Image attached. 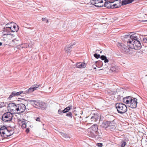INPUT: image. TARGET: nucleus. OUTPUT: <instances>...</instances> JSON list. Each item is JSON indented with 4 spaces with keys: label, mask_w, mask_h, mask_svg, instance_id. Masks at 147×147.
Listing matches in <instances>:
<instances>
[{
    "label": "nucleus",
    "mask_w": 147,
    "mask_h": 147,
    "mask_svg": "<svg viewBox=\"0 0 147 147\" xmlns=\"http://www.w3.org/2000/svg\"><path fill=\"white\" fill-rule=\"evenodd\" d=\"M11 31V27H5L4 28V32H9L10 31Z\"/></svg>",
    "instance_id": "nucleus-28"
},
{
    "label": "nucleus",
    "mask_w": 147,
    "mask_h": 147,
    "mask_svg": "<svg viewBox=\"0 0 147 147\" xmlns=\"http://www.w3.org/2000/svg\"><path fill=\"white\" fill-rule=\"evenodd\" d=\"M115 1H116V2L114 3L113 2V7L114 8H119L122 5V1L121 0H115Z\"/></svg>",
    "instance_id": "nucleus-14"
},
{
    "label": "nucleus",
    "mask_w": 147,
    "mask_h": 147,
    "mask_svg": "<svg viewBox=\"0 0 147 147\" xmlns=\"http://www.w3.org/2000/svg\"><path fill=\"white\" fill-rule=\"evenodd\" d=\"M2 43L1 42H0V46H1L2 45Z\"/></svg>",
    "instance_id": "nucleus-53"
},
{
    "label": "nucleus",
    "mask_w": 147,
    "mask_h": 147,
    "mask_svg": "<svg viewBox=\"0 0 147 147\" xmlns=\"http://www.w3.org/2000/svg\"><path fill=\"white\" fill-rule=\"evenodd\" d=\"M73 45H68L66 46L65 48V50L67 53H69L70 52V49L72 48V47Z\"/></svg>",
    "instance_id": "nucleus-18"
},
{
    "label": "nucleus",
    "mask_w": 147,
    "mask_h": 147,
    "mask_svg": "<svg viewBox=\"0 0 147 147\" xmlns=\"http://www.w3.org/2000/svg\"><path fill=\"white\" fill-rule=\"evenodd\" d=\"M23 92V91H20V92H16L15 91H13L11 92L10 95L8 97V99L9 100H10L11 99V98H12L13 97L19 95L20 94H22Z\"/></svg>",
    "instance_id": "nucleus-13"
},
{
    "label": "nucleus",
    "mask_w": 147,
    "mask_h": 147,
    "mask_svg": "<svg viewBox=\"0 0 147 147\" xmlns=\"http://www.w3.org/2000/svg\"><path fill=\"white\" fill-rule=\"evenodd\" d=\"M95 6L98 7H102L103 6V5L101 4L100 3H98Z\"/></svg>",
    "instance_id": "nucleus-38"
},
{
    "label": "nucleus",
    "mask_w": 147,
    "mask_h": 147,
    "mask_svg": "<svg viewBox=\"0 0 147 147\" xmlns=\"http://www.w3.org/2000/svg\"><path fill=\"white\" fill-rule=\"evenodd\" d=\"M96 66H97V65L98 64L99 66H102V61H97L96 62Z\"/></svg>",
    "instance_id": "nucleus-31"
},
{
    "label": "nucleus",
    "mask_w": 147,
    "mask_h": 147,
    "mask_svg": "<svg viewBox=\"0 0 147 147\" xmlns=\"http://www.w3.org/2000/svg\"><path fill=\"white\" fill-rule=\"evenodd\" d=\"M93 68H94V69H96V67H93Z\"/></svg>",
    "instance_id": "nucleus-56"
},
{
    "label": "nucleus",
    "mask_w": 147,
    "mask_h": 147,
    "mask_svg": "<svg viewBox=\"0 0 147 147\" xmlns=\"http://www.w3.org/2000/svg\"><path fill=\"white\" fill-rule=\"evenodd\" d=\"M72 114L71 112H69L66 114V116L67 117H69L70 118H72Z\"/></svg>",
    "instance_id": "nucleus-35"
},
{
    "label": "nucleus",
    "mask_w": 147,
    "mask_h": 147,
    "mask_svg": "<svg viewBox=\"0 0 147 147\" xmlns=\"http://www.w3.org/2000/svg\"><path fill=\"white\" fill-rule=\"evenodd\" d=\"M147 43V38H144L143 39V44H145ZM144 45V44H143Z\"/></svg>",
    "instance_id": "nucleus-36"
},
{
    "label": "nucleus",
    "mask_w": 147,
    "mask_h": 147,
    "mask_svg": "<svg viewBox=\"0 0 147 147\" xmlns=\"http://www.w3.org/2000/svg\"><path fill=\"white\" fill-rule=\"evenodd\" d=\"M134 1V0H122V5H125L127 4L131 3Z\"/></svg>",
    "instance_id": "nucleus-20"
},
{
    "label": "nucleus",
    "mask_w": 147,
    "mask_h": 147,
    "mask_svg": "<svg viewBox=\"0 0 147 147\" xmlns=\"http://www.w3.org/2000/svg\"><path fill=\"white\" fill-rule=\"evenodd\" d=\"M27 44V43H25L24 44H22V45H23V46H22V47L23 48L24 47V48H27L28 47V45H26V44Z\"/></svg>",
    "instance_id": "nucleus-44"
},
{
    "label": "nucleus",
    "mask_w": 147,
    "mask_h": 147,
    "mask_svg": "<svg viewBox=\"0 0 147 147\" xmlns=\"http://www.w3.org/2000/svg\"><path fill=\"white\" fill-rule=\"evenodd\" d=\"M16 26H17V27H16L15 25L13 26V28H12V27H11V32H17L18 31L19 27L18 25H16Z\"/></svg>",
    "instance_id": "nucleus-22"
},
{
    "label": "nucleus",
    "mask_w": 147,
    "mask_h": 147,
    "mask_svg": "<svg viewBox=\"0 0 147 147\" xmlns=\"http://www.w3.org/2000/svg\"><path fill=\"white\" fill-rule=\"evenodd\" d=\"M115 107L119 113L122 114L125 113L127 111L126 106L122 103H117L115 104Z\"/></svg>",
    "instance_id": "nucleus-3"
},
{
    "label": "nucleus",
    "mask_w": 147,
    "mask_h": 147,
    "mask_svg": "<svg viewBox=\"0 0 147 147\" xmlns=\"http://www.w3.org/2000/svg\"><path fill=\"white\" fill-rule=\"evenodd\" d=\"M104 5L105 7L108 8H114L113 7V2H112L110 0V1L107 2L105 1Z\"/></svg>",
    "instance_id": "nucleus-12"
},
{
    "label": "nucleus",
    "mask_w": 147,
    "mask_h": 147,
    "mask_svg": "<svg viewBox=\"0 0 147 147\" xmlns=\"http://www.w3.org/2000/svg\"><path fill=\"white\" fill-rule=\"evenodd\" d=\"M100 119V117L99 115L98 114H94L91 117L90 120L91 121V123H92L93 122H96L98 119Z\"/></svg>",
    "instance_id": "nucleus-15"
},
{
    "label": "nucleus",
    "mask_w": 147,
    "mask_h": 147,
    "mask_svg": "<svg viewBox=\"0 0 147 147\" xmlns=\"http://www.w3.org/2000/svg\"><path fill=\"white\" fill-rule=\"evenodd\" d=\"M29 129L28 128H27L26 130V132L27 133H28L29 132Z\"/></svg>",
    "instance_id": "nucleus-50"
},
{
    "label": "nucleus",
    "mask_w": 147,
    "mask_h": 147,
    "mask_svg": "<svg viewBox=\"0 0 147 147\" xmlns=\"http://www.w3.org/2000/svg\"><path fill=\"white\" fill-rule=\"evenodd\" d=\"M94 57L97 59L100 58V55L99 54H97L96 53H95L94 55Z\"/></svg>",
    "instance_id": "nucleus-39"
},
{
    "label": "nucleus",
    "mask_w": 147,
    "mask_h": 147,
    "mask_svg": "<svg viewBox=\"0 0 147 147\" xmlns=\"http://www.w3.org/2000/svg\"><path fill=\"white\" fill-rule=\"evenodd\" d=\"M58 113L59 114H60V115H62V112H62V110H61V109H59V110H58Z\"/></svg>",
    "instance_id": "nucleus-43"
},
{
    "label": "nucleus",
    "mask_w": 147,
    "mask_h": 147,
    "mask_svg": "<svg viewBox=\"0 0 147 147\" xmlns=\"http://www.w3.org/2000/svg\"><path fill=\"white\" fill-rule=\"evenodd\" d=\"M46 21L47 23H48V22H49V21H48V20L47 19H46Z\"/></svg>",
    "instance_id": "nucleus-52"
},
{
    "label": "nucleus",
    "mask_w": 147,
    "mask_h": 147,
    "mask_svg": "<svg viewBox=\"0 0 147 147\" xmlns=\"http://www.w3.org/2000/svg\"><path fill=\"white\" fill-rule=\"evenodd\" d=\"M99 0H92L91 2V4L95 6L99 3Z\"/></svg>",
    "instance_id": "nucleus-29"
},
{
    "label": "nucleus",
    "mask_w": 147,
    "mask_h": 147,
    "mask_svg": "<svg viewBox=\"0 0 147 147\" xmlns=\"http://www.w3.org/2000/svg\"><path fill=\"white\" fill-rule=\"evenodd\" d=\"M61 135L63 137L65 138H70L71 137L67 134L62 132H60Z\"/></svg>",
    "instance_id": "nucleus-25"
},
{
    "label": "nucleus",
    "mask_w": 147,
    "mask_h": 147,
    "mask_svg": "<svg viewBox=\"0 0 147 147\" xmlns=\"http://www.w3.org/2000/svg\"><path fill=\"white\" fill-rule=\"evenodd\" d=\"M39 85H34L32 86L30 88L26 91H23V94H29L35 90L36 89L39 87Z\"/></svg>",
    "instance_id": "nucleus-10"
},
{
    "label": "nucleus",
    "mask_w": 147,
    "mask_h": 147,
    "mask_svg": "<svg viewBox=\"0 0 147 147\" xmlns=\"http://www.w3.org/2000/svg\"><path fill=\"white\" fill-rule=\"evenodd\" d=\"M117 46L120 49L121 51L125 53H128L130 49V47L119 42L117 43Z\"/></svg>",
    "instance_id": "nucleus-4"
},
{
    "label": "nucleus",
    "mask_w": 147,
    "mask_h": 147,
    "mask_svg": "<svg viewBox=\"0 0 147 147\" xmlns=\"http://www.w3.org/2000/svg\"><path fill=\"white\" fill-rule=\"evenodd\" d=\"M109 61L108 59H107V57H106V59H105L104 60V62L105 63H108L109 62Z\"/></svg>",
    "instance_id": "nucleus-46"
},
{
    "label": "nucleus",
    "mask_w": 147,
    "mask_h": 147,
    "mask_svg": "<svg viewBox=\"0 0 147 147\" xmlns=\"http://www.w3.org/2000/svg\"><path fill=\"white\" fill-rule=\"evenodd\" d=\"M95 133L94 131H91L88 133V135L90 137L94 138H95Z\"/></svg>",
    "instance_id": "nucleus-26"
},
{
    "label": "nucleus",
    "mask_w": 147,
    "mask_h": 147,
    "mask_svg": "<svg viewBox=\"0 0 147 147\" xmlns=\"http://www.w3.org/2000/svg\"><path fill=\"white\" fill-rule=\"evenodd\" d=\"M22 128H26V124L25 123H23L22 125Z\"/></svg>",
    "instance_id": "nucleus-42"
},
{
    "label": "nucleus",
    "mask_w": 147,
    "mask_h": 147,
    "mask_svg": "<svg viewBox=\"0 0 147 147\" xmlns=\"http://www.w3.org/2000/svg\"><path fill=\"white\" fill-rule=\"evenodd\" d=\"M9 24V23H7V24H6V25H5V26H7L8 25V24Z\"/></svg>",
    "instance_id": "nucleus-55"
},
{
    "label": "nucleus",
    "mask_w": 147,
    "mask_h": 147,
    "mask_svg": "<svg viewBox=\"0 0 147 147\" xmlns=\"http://www.w3.org/2000/svg\"><path fill=\"white\" fill-rule=\"evenodd\" d=\"M36 121H40V118L39 117H38L36 119Z\"/></svg>",
    "instance_id": "nucleus-49"
},
{
    "label": "nucleus",
    "mask_w": 147,
    "mask_h": 147,
    "mask_svg": "<svg viewBox=\"0 0 147 147\" xmlns=\"http://www.w3.org/2000/svg\"><path fill=\"white\" fill-rule=\"evenodd\" d=\"M65 24H64V25H63V28H65V27L66 26H65Z\"/></svg>",
    "instance_id": "nucleus-54"
},
{
    "label": "nucleus",
    "mask_w": 147,
    "mask_h": 147,
    "mask_svg": "<svg viewBox=\"0 0 147 147\" xmlns=\"http://www.w3.org/2000/svg\"><path fill=\"white\" fill-rule=\"evenodd\" d=\"M14 131L13 130H12L11 129H8L7 131L5 133V135H4V137L5 138H7L8 137H9L12 135Z\"/></svg>",
    "instance_id": "nucleus-16"
},
{
    "label": "nucleus",
    "mask_w": 147,
    "mask_h": 147,
    "mask_svg": "<svg viewBox=\"0 0 147 147\" xmlns=\"http://www.w3.org/2000/svg\"><path fill=\"white\" fill-rule=\"evenodd\" d=\"M124 40L126 41L127 45L130 48L136 50L140 49L141 47V45L138 37L134 35H125Z\"/></svg>",
    "instance_id": "nucleus-1"
},
{
    "label": "nucleus",
    "mask_w": 147,
    "mask_h": 147,
    "mask_svg": "<svg viewBox=\"0 0 147 147\" xmlns=\"http://www.w3.org/2000/svg\"><path fill=\"white\" fill-rule=\"evenodd\" d=\"M102 53V51L100 52V53Z\"/></svg>",
    "instance_id": "nucleus-59"
},
{
    "label": "nucleus",
    "mask_w": 147,
    "mask_h": 147,
    "mask_svg": "<svg viewBox=\"0 0 147 147\" xmlns=\"http://www.w3.org/2000/svg\"><path fill=\"white\" fill-rule=\"evenodd\" d=\"M26 107L24 104L20 103L17 104V113H23L25 110Z\"/></svg>",
    "instance_id": "nucleus-8"
},
{
    "label": "nucleus",
    "mask_w": 147,
    "mask_h": 147,
    "mask_svg": "<svg viewBox=\"0 0 147 147\" xmlns=\"http://www.w3.org/2000/svg\"><path fill=\"white\" fill-rule=\"evenodd\" d=\"M5 106V104L4 102H0V108L4 107Z\"/></svg>",
    "instance_id": "nucleus-37"
},
{
    "label": "nucleus",
    "mask_w": 147,
    "mask_h": 147,
    "mask_svg": "<svg viewBox=\"0 0 147 147\" xmlns=\"http://www.w3.org/2000/svg\"><path fill=\"white\" fill-rule=\"evenodd\" d=\"M13 114L10 112H7L5 113L2 116V120L5 122L10 121L12 119L13 116Z\"/></svg>",
    "instance_id": "nucleus-5"
},
{
    "label": "nucleus",
    "mask_w": 147,
    "mask_h": 147,
    "mask_svg": "<svg viewBox=\"0 0 147 147\" xmlns=\"http://www.w3.org/2000/svg\"><path fill=\"white\" fill-rule=\"evenodd\" d=\"M115 124H109L107 129L111 131H113L115 130Z\"/></svg>",
    "instance_id": "nucleus-21"
},
{
    "label": "nucleus",
    "mask_w": 147,
    "mask_h": 147,
    "mask_svg": "<svg viewBox=\"0 0 147 147\" xmlns=\"http://www.w3.org/2000/svg\"><path fill=\"white\" fill-rule=\"evenodd\" d=\"M107 92L110 95H114L116 94L115 91H111L109 90L107 91Z\"/></svg>",
    "instance_id": "nucleus-30"
},
{
    "label": "nucleus",
    "mask_w": 147,
    "mask_h": 147,
    "mask_svg": "<svg viewBox=\"0 0 147 147\" xmlns=\"http://www.w3.org/2000/svg\"><path fill=\"white\" fill-rule=\"evenodd\" d=\"M127 143L126 142L122 140L121 142V147H124L125 146L126 144Z\"/></svg>",
    "instance_id": "nucleus-33"
},
{
    "label": "nucleus",
    "mask_w": 147,
    "mask_h": 147,
    "mask_svg": "<svg viewBox=\"0 0 147 147\" xmlns=\"http://www.w3.org/2000/svg\"><path fill=\"white\" fill-rule=\"evenodd\" d=\"M114 0L115 1V0Z\"/></svg>",
    "instance_id": "nucleus-61"
},
{
    "label": "nucleus",
    "mask_w": 147,
    "mask_h": 147,
    "mask_svg": "<svg viewBox=\"0 0 147 147\" xmlns=\"http://www.w3.org/2000/svg\"><path fill=\"white\" fill-rule=\"evenodd\" d=\"M91 128L92 129V130L94 132H95L97 131L98 129V126L96 124H94L91 126Z\"/></svg>",
    "instance_id": "nucleus-23"
},
{
    "label": "nucleus",
    "mask_w": 147,
    "mask_h": 147,
    "mask_svg": "<svg viewBox=\"0 0 147 147\" xmlns=\"http://www.w3.org/2000/svg\"><path fill=\"white\" fill-rule=\"evenodd\" d=\"M53 87H49V90H50V91H49V92H50L51 91H52L53 89Z\"/></svg>",
    "instance_id": "nucleus-47"
},
{
    "label": "nucleus",
    "mask_w": 147,
    "mask_h": 147,
    "mask_svg": "<svg viewBox=\"0 0 147 147\" xmlns=\"http://www.w3.org/2000/svg\"><path fill=\"white\" fill-rule=\"evenodd\" d=\"M117 70V67L114 66L112 67L111 69L110 70L112 72H115Z\"/></svg>",
    "instance_id": "nucleus-34"
},
{
    "label": "nucleus",
    "mask_w": 147,
    "mask_h": 147,
    "mask_svg": "<svg viewBox=\"0 0 147 147\" xmlns=\"http://www.w3.org/2000/svg\"><path fill=\"white\" fill-rule=\"evenodd\" d=\"M46 18H42V20L43 21H46Z\"/></svg>",
    "instance_id": "nucleus-51"
},
{
    "label": "nucleus",
    "mask_w": 147,
    "mask_h": 147,
    "mask_svg": "<svg viewBox=\"0 0 147 147\" xmlns=\"http://www.w3.org/2000/svg\"><path fill=\"white\" fill-rule=\"evenodd\" d=\"M8 27H10V26H8Z\"/></svg>",
    "instance_id": "nucleus-60"
},
{
    "label": "nucleus",
    "mask_w": 147,
    "mask_h": 147,
    "mask_svg": "<svg viewBox=\"0 0 147 147\" xmlns=\"http://www.w3.org/2000/svg\"><path fill=\"white\" fill-rule=\"evenodd\" d=\"M99 3H101V4L103 5V0H99Z\"/></svg>",
    "instance_id": "nucleus-48"
},
{
    "label": "nucleus",
    "mask_w": 147,
    "mask_h": 147,
    "mask_svg": "<svg viewBox=\"0 0 147 147\" xmlns=\"http://www.w3.org/2000/svg\"><path fill=\"white\" fill-rule=\"evenodd\" d=\"M72 106H69L67 107L66 108H65L64 110H62L63 113H65L68 112L71 109H72Z\"/></svg>",
    "instance_id": "nucleus-24"
},
{
    "label": "nucleus",
    "mask_w": 147,
    "mask_h": 147,
    "mask_svg": "<svg viewBox=\"0 0 147 147\" xmlns=\"http://www.w3.org/2000/svg\"><path fill=\"white\" fill-rule=\"evenodd\" d=\"M76 67L78 68H84L86 67V65L83 63H78L76 64Z\"/></svg>",
    "instance_id": "nucleus-19"
},
{
    "label": "nucleus",
    "mask_w": 147,
    "mask_h": 147,
    "mask_svg": "<svg viewBox=\"0 0 147 147\" xmlns=\"http://www.w3.org/2000/svg\"><path fill=\"white\" fill-rule=\"evenodd\" d=\"M12 42L15 43V45H19L20 44L18 43V41L16 39L12 40Z\"/></svg>",
    "instance_id": "nucleus-32"
},
{
    "label": "nucleus",
    "mask_w": 147,
    "mask_h": 147,
    "mask_svg": "<svg viewBox=\"0 0 147 147\" xmlns=\"http://www.w3.org/2000/svg\"><path fill=\"white\" fill-rule=\"evenodd\" d=\"M94 133L95 135V138L96 136H97L98 138H101L102 136V134L101 133H99L98 131H96Z\"/></svg>",
    "instance_id": "nucleus-27"
},
{
    "label": "nucleus",
    "mask_w": 147,
    "mask_h": 147,
    "mask_svg": "<svg viewBox=\"0 0 147 147\" xmlns=\"http://www.w3.org/2000/svg\"><path fill=\"white\" fill-rule=\"evenodd\" d=\"M8 110H9L10 113L13 114L17 113V104L14 103H10L8 106Z\"/></svg>",
    "instance_id": "nucleus-7"
},
{
    "label": "nucleus",
    "mask_w": 147,
    "mask_h": 147,
    "mask_svg": "<svg viewBox=\"0 0 147 147\" xmlns=\"http://www.w3.org/2000/svg\"><path fill=\"white\" fill-rule=\"evenodd\" d=\"M106 118L107 121L110 122V124H115V117L114 116L111 115H106Z\"/></svg>",
    "instance_id": "nucleus-9"
},
{
    "label": "nucleus",
    "mask_w": 147,
    "mask_h": 147,
    "mask_svg": "<svg viewBox=\"0 0 147 147\" xmlns=\"http://www.w3.org/2000/svg\"><path fill=\"white\" fill-rule=\"evenodd\" d=\"M146 147H147V144L146 145Z\"/></svg>",
    "instance_id": "nucleus-57"
},
{
    "label": "nucleus",
    "mask_w": 147,
    "mask_h": 147,
    "mask_svg": "<svg viewBox=\"0 0 147 147\" xmlns=\"http://www.w3.org/2000/svg\"><path fill=\"white\" fill-rule=\"evenodd\" d=\"M106 57L104 55H101L100 57V58L102 60H104L105 59H106Z\"/></svg>",
    "instance_id": "nucleus-40"
},
{
    "label": "nucleus",
    "mask_w": 147,
    "mask_h": 147,
    "mask_svg": "<svg viewBox=\"0 0 147 147\" xmlns=\"http://www.w3.org/2000/svg\"><path fill=\"white\" fill-rule=\"evenodd\" d=\"M8 130V129L4 125L0 127V133L2 136L4 137V135H5Z\"/></svg>",
    "instance_id": "nucleus-11"
},
{
    "label": "nucleus",
    "mask_w": 147,
    "mask_h": 147,
    "mask_svg": "<svg viewBox=\"0 0 147 147\" xmlns=\"http://www.w3.org/2000/svg\"><path fill=\"white\" fill-rule=\"evenodd\" d=\"M97 146L98 147H102V144L101 143H98Z\"/></svg>",
    "instance_id": "nucleus-45"
},
{
    "label": "nucleus",
    "mask_w": 147,
    "mask_h": 147,
    "mask_svg": "<svg viewBox=\"0 0 147 147\" xmlns=\"http://www.w3.org/2000/svg\"><path fill=\"white\" fill-rule=\"evenodd\" d=\"M137 99L130 96H127L123 98V102L128 104L129 107L133 108H136L137 104Z\"/></svg>",
    "instance_id": "nucleus-2"
},
{
    "label": "nucleus",
    "mask_w": 147,
    "mask_h": 147,
    "mask_svg": "<svg viewBox=\"0 0 147 147\" xmlns=\"http://www.w3.org/2000/svg\"><path fill=\"white\" fill-rule=\"evenodd\" d=\"M30 102L33 106L38 109L42 108V106H43L45 104L44 102H40V101L38 100H30Z\"/></svg>",
    "instance_id": "nucleus-6"
},
{
    "label": "nucleus",
    "mask_w": 147,
    "mask_h": 147,
    "mask_svg": "<svg viewBox=\"0 0 147 147\" xmlns=\"http://www.w3.org/2000/svg\"><path fill=\"white\" fill-rule=\"evenodd\" d=\"M109 124H111L110 122L107 121H104L101 124L100 126L103 128L108 129Z\"/></svg>",
    "instance_id": "nucleus-17"
},
{
    "label": "nucleus",
    "mask_w": 147,
    "mask_h": 147,
    "mask_svg": "<svg viewBox=\"0 0 147 147\" xmlns=\"http://www.w3.org/2000/svg\"><path fill=\"white\" fill-rule=\"evenodd\" d=\"M97 51H99V50H96V52Z\"/></svg>",
    "instance_id": "nucleus-58"
},
{
    "label": "nucleus",
    "mask_w": 147,
    "mask_h": 147,
    "mask_svg": "<svg viewBox=\"0 0 147 147\" xmlns=\"http://www.w3.org/2000/svg\"><path fill=\"white\" fill-rule=\"evenodd\" d=\"M26 45H28V47L29 48H31L32 47V42H31L30 43H29V44H27Z\"/></svg>",
    "instance_id": "nucleus-41"
}]
</instances>
